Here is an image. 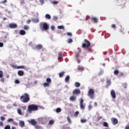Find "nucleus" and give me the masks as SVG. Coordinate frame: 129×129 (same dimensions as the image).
<instances>
[{"label":"nucleus","mask_w":129,"mask_h":129,"mask_svg":"<svg viewBox=\"0 0 129 129\" xmlns=\"http://www.w3.org/2000/svg\"><path fill=\"white\" fill-rule=\"evenodd\" d=\"M70 80V76H67L65 78V81L67 83H69V80Z\"/></svg>","instance_id":"6ab92c4d"},{"label":"nucleus","mask_w":129,"mask_h":129,"mask_svg":"<svg viewBox=\"0 0 129 129\" xmlns=\"http://www.w3.org/2000/svg\"><path fill=\"white\" fill-rule=\"evenodd\" d=\"M1 82H5V79L4 78H2L1 79Z\"/></svg>","instance_id":"052dcab7"},{"label":"nucleus","mask_w":129,"mask_h":129,"mask_svg":"<svg viewBox=\"0 0 129 129\" xmlns=\"http://www.w3.org/2000/svg\"><path fill=\"white\" fill-rule=\"evenodd\" d=\"M36 128L37 129H42V127L40 126L37 125L36 126Z\"/></svg>","instance_id":"8fccbe9b"},{"label":"nucleus","mask_w":129,"mask_h":129,"mask_svg":"<svg viewBox=\"0 0 129 129\" xmlns=\"http://www.w3.org/2000/svg\"><path fill=\"white\" fill-rule=\"evenodd\" d=\"M125 129H129V125H126V126L125 127Z\"/></svg>","instance_id":"0e129e2a"},{"label":"nucleus","mask_w":129,"mask_h":129,"mask_svg":"<svg viewBox=\"0 0 129 129\" xmlns=\"http://www.w3.org/2000/svg\"><path fill=\"white\" fill-rule=\"evenodd\" d=\"M43 48V46L41 44H38L36 46L35 48L37 50H41V49Z\"/></svg>","instance_id":"2eb2a0df"},{"label":"nucleus","mask_w":129,"mask_h":129,"mask_svg":"<svg viewBox=\"0 0 129 129\" xmlns=\"http://www.w3.org/2000/svg\"><path fill=\"white\" fill-rule=\"evenodd\" d=\"M67 36H69V37H72V33L71 32H68L67 33Z\"/></svg>","instance_id":"ea45409f"},{"label":"nucleus","mask_w":129,"mask_h":129,"mask_svg":"<svg viewBox=\"0 0 129 129\" xmlns=\"http://www.w3.org/2000/svg\"><path fill=\"white\" fill-rule=\"evenodd\" d=\"M20 35L21 36H24V35H26V31L24 30H21L20 31Z\"/></svg>","instance_id":"f3484780"},{"label":"nucleus","mask_w":129,"mask_h":129,"mask_svg":"<svg viewBox=\"0 0 129 129\" xmlns=\"http://www.w3.org/2000/svg\"><path fill=\"white\" fill-rule=\"evenodd\" d=\"M77 99V98L76 97V96H71L70 98V100H71V101H76Z\"/></svg>","instance_id":"4468645a"},{"label":"nucleus","mask_w":129,"mask_h":129,"mask_svg":"<svg viewBox=\"0 0 129 129\" xmlns=\"http://www.w3.org/2000/svg\"><path fill=\"white\" fill-rule=\"evenodd\" d=\"M19 125L23 127V126H25V122L24 121H20L19 122Z\"/></svg>","instance_id":"a211bd4d"},{"label":"nucleus","mask_w":129,"mask_h":129,"mask_svg":"<svg viewBox=\"0 0 129 129\" xmlns=\"http://www.w3.org/2000/svg\"><path fill=\"white\" fill-rule=\"evenodd\" d=\"M62 109L61 108H57L55 110V111L57 113H59V112H61Z\"/></svg>","instance_id":"5701e85b"},{"label":"nucleus","mask_w":129,"mask_h":129,"mask_svg":"<svg viewBox=\"0 0 129 129\" xmlns=\"http://www.w3.org/2000/svg\"><path fill=\"white\" fill-rule=\"evenodd\" d=\"M118 73H119V71H118V70H116L114 72V74H115V75H117Z\"/></svg>","instance_id":"7c9ffc66"},{"label":"nucleus","mask_w":129,"mask_h":129,"mask_svg":"<svg viewBox=\"0 0 129 129\" xmlns=\"http://www.w3.org/2000/svg\"><path fill=\"white\" fill-rule=\"evenodd\" d=\"M52 4L53 5H57V4H58V2H57V1H53L52 2Z\"/></svg>","instance_id":"603ef678"},{"label":"nucleus","mask_w":129,"mask_h":129,"mask_svg":"<svg viewBox=\"0 0 129 129\" xmlns=\"http://www.w3.org/2000/svg\"><path fill=\"white\" fill-rule=\"evenodd\" d=\"M40 28H42V31H47V30H49V25L46 22L42 23L40 24Z\"/></svg>","instance_id":"39448f33"},{"label":"nucleus","mask_w":129,"mask_h":129,"mask_svg":"<svg viewBox=\"0 0 129 129\" xmlns=\"http://www.w3.org/2000/svg\"><path fill=\"white\" fill-rule=\"evenodd\" d=\"M39 106L35 104H30L28 106L27 112L29 113H32L33 111H36L38 110Z\"/></svg>","instance_id":"f257e3e1"},{"label":"nucleus","mask_w":129,"mask_h":129,"mask_svg":"<svg viewBox=\"0 0 129 129\" xmlns=\"http://www.w3.org/2000/svg\"><path fill=\"white\" fill-rule=\"evenodd\" d=\"M53 21H57V20H58V17H57V16H53Z\"/></svg>","instance_id":"a18cd8bd"},{"label":"nucleus","mask_w":129,"mask_h":129,"mask_svg":"<svg viewBox=\"0 0 129 129\" xmlns=\"http://www.w3.org/2000/svg\"><path fill=\"white\" fill-rule=\"evenodd\" d=\"M31 19H29L26 22H27V24H30V23H31Z\"/></svg>","instance_id":"5fc2aeb1"},{"label":"nucleus","mask_w":129,"mask_h":129,"mask_svg":"<svg viewBox=\"0 0 129 129\" xmlns=\"http://www.w3.org/2000/svg\"><path fill=\"white\" fill-rule=\"evenodd\" d=\"M67 42L68 44H70L73 42V39H72V38H70L67 41Z\"/></svg>","instance_id":"bb28decb"},{"label":"nucleus","mask_w":129,"mask_h":129,"mask_svg":"<svg viewBox=\"0 0 129 129\" xmlns=\"http://www.w3.org/2000/svg\"><path fill=\"white\" fill-rule=\"evenodd\" d=\"M5 129H11V126L7 125L5 127Z\"/></svg>","instance_id":"a19ab883"},{"label":"nucleus","mask_w":129,"mask_h":129,"mask_svg":"<svg viewBox=\"0 0 129 129\" xmlns=\"http://www.w3.org/2000/svg\"><path fill=\"white\" fill-rule=\"evenodd\" d=\"M12 68H14V69H24L25 68V66H17L16 65H12Z\"/></svg>","instance_id":"1a4fd4ad"},{"label":"nucleus","mask_w":129,"mask_h":129,"mask_svg":"<svg viewBox=\"0 0 129 129\" xmlns=\"http://www.w3.org/2000/svg\"><path fill=\"white\" fill-rule=\"evenodd\" d=\"M49 123L50 125H52V124L54 123V121L53 120H50L49 121Z\"/></svg>","instance_id":"e433bc0d"},{"label":"nucleus","mask_w":129,"mask_h":129,"mask_svg":"<svg viewBox=\"0 0 129 129\" xmlns=\"http://www.w3.org/2000/svg\"><path fill=\"white\" fill-rule=\"evenodd\" d=\"M124 31V29L121 28L120 30V31L121 32V33H123V31Z\"/></svg>","instance_id":"69168bd1"},{"label":"nucleus","mask_w":129,"mask_h":129,"mask_svg":"<svg viewBox=\"0 0 129 129\" xmlns=\"http://www.w3.org/2000/svg\"><path fill=\"white\" fill-rule=\"evenodd\" d=\"M51 30H55V27L54 26H51Z\"/></svg>","instance_id":"680f3d73"},{"label":"nucleus","mask_w":129,"mask_h":129,"mask_svg":"<svg viewBox=\"0 0 129 129\" xmlns=\"http://www.w3.org/2000/svg\"><path fill=\"white\" fill-rule=\"evenodd\" d=\"M92 108V106H91V105H89L88 106V109L89 110H91V109Z\"/></svg>","instance_id":"de8ad7c7"},{"label":"nucleus","mask_w":129,"mask_h":129,"mask_svg":"<svg viewBox=\"0 0 129 129\" xmlns=\"http://www.w3.org/2000/svg\"><path fill=\"white\" fill-rule=\"evenodd\" d=\"M111 95L113 99L116 98V95L115 94V91L113 90H111Z\"/></svg>","instance_id":"9b49d317"},{"label":"nucleus","mask_w":129,"mask_h":129,"mask_svg":"<svg viewBox=\"0 0 129 129\" xmlns=\"http://www.w3.org/2000/svg\"><path fill=\"white\" fill-rule=\"evenodd\" d=\"M28 122H29V123H31L32 125H36V124H37V121H36V120H35V119H34L28 120Z\"/></svg>","instance_id":"f8f14e48"},{"label":"nucleus","mask_w":129,"mask_h":129,"mask_svg":"<svg viewBox=\"0 0 129 129\" xmlns=\"http://www.w3.org/2000/svg\"><path fill=\"white\" fill-rule=\"evenodd\" d=\"M45 19H46V20H51V15H50L49 14H46L45 16Z\"/></svg>","instance_id":"aec40b11"},{"label":"nucleus","mask_w":129,"mask_h":129,"mask_svg":"<svg viewBox=\"0 0 129 129\" xmlns=\"http://www.w3.org/2000/svg\"><path fill=\"white\" fill-rule=\"evenodd\" d=\"M90 19V17L88 16H87L86 17V21H88Z\"/></svg>","instance_id":"864d4df0"},{"label":"nucleus","mask_w":129,"mask_h":129,"mask_svg":"<svg viewBox=\"0 0 129 129\" xmlns=\"http://www.w3.org/2000/svg\"><path fill=\"white\" fill-rule=\"evenodd\" d=\"M79 70L80 71H83V70H84V68H83L82 67H79Z\"/></svg>","instance_id":"58836bf2"},{"label":"nucleus","mask_w":129,"mask_h":129,"mask_svg":"<svg viewBox=\"0 0 129 129\" xmlns=\"http://www.w3.org/2000/svg\"><path fill=\"white\" fill-rule=\"evenodd\" d=\"M103 126L105 127H108V123L106 122H104L103 124Z\"/></svg>","instance_id":"cd10ccee"},{"label":"nucleus","mask_w":129,"mask_h":129,"mask_svg":"<svg viewBox=\"0 0 129 129\" xmlns=\"http://www.w3.org/2000/svg\"><path fill=\"white\" fill-rule=\"evenodd\" d=\"M17 112L20 114V115H23V113H22V110H21V109H18Z\"/></svg>","instance_id":"393cba45"},{"label":"nucleus","mask_w":129,"mask_h":129,"mask_svg":"<svg viewBox=\"0 0 129 129\" xmlns=\"http://www.w3.org/2000/svg\"><path fill=\"white\" fill-rule=\"evenodd\" d=\"M13 124L14 125H18V122H17L15 121H14L13 122Z\"/></svg>","instance_id":"3c124183"},{"label":"nucleus","mask_w":129,"mask_h":129,"mask_svg":"<svg viewBox=\"0 0 129 129\" xmlns=\"http://www.w3.org/2000/svg\"><path fill=\"white\" fill-rule=\"evenodd\" d=\"M7 121L8 122H11V121H14V119L9 118Z\"/></svg>","instance_id":"37998d69"},{"label":"nucleus","mask_w":129,"mask_h":129,"mask_svg":"<svg viewBox=\"0 0 129 129\" xmlns=\"http://www.w3.org/2000/svg\"><path fill=\"white\" fill-rule=\"evenodd\" d=\"M9 27L10 28V29H16V28L18 27V25H17L16 23L9 24Z\"/></svg>","instance_id":"9d476101"},{"label":"nucleus","mask_w":129,"mask_h":129,"mask_svg":"<svg viewBox=\"0 0 129 129\" xmlns=\"http://www.w3.org/2000/svg\"><path fill=\"white\" fill-rule=\"evenodd\" d=\"M20 4L21 5H24V4H25V1H22L20 2Z\"/></svg>","instance_id":"e2e57ef3"},{"label":"nucleus","mask_w":129,"mask_h":129,"mask_svg":"<svg viewBox=\"0 0 129 129\" xmlns=\"http://www.w3.org/2000/svg\"><path fill=\"white\" fill-rule=\"evenodd\" d=\"M111 120L112 123H113L114 125H115L118 123V120H117L116 118L112 117L111 118Z\"/></svg>","instance_id":"0eeeda50"},{"label":"nucleus","mask_w":129,"mask_h":129,"mask_svg":"<svg viewBox=\"0 0 129 129\" xmlns=\"http://www.w3.org/2000/svg\"><path fill=\"white\" fill-rule=\"evenodd\" d=\"M32 22L35 23H39V19H36V18H33L32 19Z\"/></svg>","instance_id":"412c9836"},{"label":"nucleus","mask_w":129,"mask_h":129,"mask_svg":"<svg viewBox=\"0 0 129 129\" xmlns=\"http://www.w3.org/2000/svg\"><path fill=\"white\" fill-rule=\"evenodd\" d=\"M51 82H52V80L50 79V78H46V83L50 84Z\"/></svg>","instance_id":"b1692460"},{"label":"nucleus","mask_w":129,"mask_h":129,"mask_svg":"<svg viewBox=\"0 0 129 129\" xmlns=\"http://www.w3.org/2000/svg\"><path fill=\"white\" fill-rule=\"evenodd\" d=\"M62 58H63V56L62 55V54H59L58 56V59H62Z\"/></svg>","instance_id":"4c0bfd02"},{"label":"nucleus","mask_w":129,"mask_h":129,"mask_svg":"<svg viewBox=\"0 0 129 129\" xmlns=\"http://www.w3.org/2000/svg\"><path fill=\"white\" fill-rule=\"evenodd\" d=\"M0 47H4V43L2 42H0Z\"/></svg>","instance_id":"bf43d9fd"},{"label":"nucleus","mask_w":129,"mask_h":129,"mask_svg":"<svg viewBox=\"0 0 129 129\" xmlns=\"http://www.w3.org/2000/svg\"><path fill=\"white\" fill-rule=\"evenodd\" d=\"M116 27L115 24L112 25V28H113V29H115Z\"/></svg>","instance_id":"6e6d98bb"},{"label":"nucleus","mask_w":129,"mask_h":129,"mask_svg":"<svg viewBox=\"0 0 129 129\" xmlns=\"http://www.w3.org/2000/svg\"><path fill=\"white\" fill-rule=\"evenodd\" d=\"M20 100L22 102H24V103L29 102V101H30V95L27 93L23 94V95L20 97Z\"/></svg>","instance_id":"f03ea898"},{"label":"nucleus","mask_w":129,"mask_h":129,"mask_svg":"<svg viewBox=\"0 0 129 129\" xmlns=\"http://www.w3.org/2000/svg\"><path fill=\"white\" fill-rule=\"evenodd\" d=\"M67 120H68L69 123H71V122H72V121H71V118H70V117H69V116H68Z\"/></svg>","instance_id":"c756f323"},{"label":"nucleus","mask_w":129,"mask_h":129,"mask_svg":"<svg viewBox=\"0 0 129 129\" xmlns=\"http://www.w3.org/2000/svg\"><path fill=\"white\" fill-rule=\"evenodd\" d=\"M15 83H16V84H20V81H19L18 80H16L15 81Z\"/></svg>","instance_id":"c03bdc74"},{"label":"nucleus","mask_w":129,"mask_h":129,"mask_svg":"<svg viewBox=\"0 0 129 129\" xmlns=\"http://www.w3.org/2000/svg\"><path fill=\"white\" fill-rule=\"evenodd\" d=\"M64 72L59 73V77H63V76H64Z\"/></svg>","instance_id":"473e14b6"},{"label":"nucleus","mask_w":129,"mask_h":129,"mask_svg":"<svg viewBox=\"0 0 129 129\" xmlns=\"http://www.w3.org/2000/svg\"><path fill=\"white\" fill-rule=\"evenodd\" d=\"M80 93H81V91L79 89H76L73 91V95H78V94H80Z\"/></svg>","instance_id":"6e6552de"},{"label":"nucleus","mask_w":129,"mask_h":129,"mask_svg":"<svg viewBox=\"0 0 129 129\" xmlns=\"http://www.w3.org/2000/svg\"><path fill=\"white\" fill-rule=\"evenodd\" d=\"M84 102V100H83V99L82 98H81L80 101V108L82 109L83 110H84V109H85V105L83 104Z\"/></svg>","instance_id":"423d86ee"},{"label":"nucleus","mask_w":129,"mask_h":129,"mask_svg":"<svg viewBox=\"0 0 129 129\" xmlns=\"http://www.w3.org/2000/svg\"><path fill=\"white\" fill-rule=\"evenodd\" d=\"M106 83H107L108 86H109V85H111V80H107Z\"/></svg>","instance_id":"a878e982"},{"label":"nucleus","mask_w":129,"mask_h":129,"mask_svg":"<svg viewBox=\"0 0 129 129\" xmlns=\"http://www.w3.org/2000/svg\"><path fill=\"white\" fill-rule=\"evenodd\" d=\"M4 76V72L2 71H0V78H3Z\"/></svg>","instance_id":"2f4dec72"},{"label":"nucleus","mask_w":129,"mask_h":129,"mask_svg":"<svg viewBox=\"0 0 129 129\" xmlns=\"http://www.w3.org/2000/svg\"><path fill=\"white\" fill-rule=\"evenodd\" d=\"M91 21L94 23H98V19L96 17H91Z\"/></svg>","instance_id":"ddd939ff"},{"label":"nucleus","mask_w":129,"mask_h":129,"mask_svg":"<svg viewBox=\"0 0 129 129\" xmlns=\"http://www.w3.org/2000/svg\"><path fill=\"white\" fill-rule=\"evenodd\" d=\"M87 120L86 119H81V122H82L83 123H84V122H86Z\"/></svg>","instance_id":"c9c22d12"},{"label":"nucleus","mask_w":129,"mask_h":129,"mask_svg":"<svg viewBox=\"0 0 129 129\" xmlns=\"http://www.w3.org/2000/svg\"><path fill=\"white\" fill-rule=\"evenodd\" d=\"M77 60L78 63H80V62H81V61L80 60V59H77Z\"/></svg>","instance_id":"774afa93"},{"label":"nucleus","mask_w":129,"mask_h":129,"mask_svg":"<svg viewBox=\"0 0 129 129\" xmlns=\"http://www.w3.org/2000/svg\"><path fill=\"white\" fill-rule=\"evenodd\" d=\"M75 85L76 87H80V83L79 82H76L75 84Z\"/></svg>","instance_id":"c85d7f7f"},{"label":"nucleus","mask_w":129,"mask_h":129,"mask_svg":"<svg viewBox=\"0 0 129 129\" xmlns=\"http://www.w3.org/2000/svg\"><path fill=\"white\" fill-rule=\"evenodd\" d=\"M78 114H79V111H77L75 112V113L74 114V116L77 117L78 116Z\"/></svg>","instance_id":"72a5a7b5"},{"label":"nucleus","mask_w":129,"mask_h":129,"mask_svg":"<svg viewBox=\"0 0 129 129\" xmlns=\"http://www.w3.org/2000/svg\"><path fill=\"white\" fill-rule=\"evenodd\" d=\"M94 90L93 89H90L88 92V96L91 98V99H94Z\"/></svg>","instance_id":"7ed1b4c3"},{"label":"nucleus","mask_w":129,"mask_h":129,"mask_svg":"<svg viewBox=\"0 0 129 129\" xmlns=\"http://www.w3.org/2000/svg\"><path fill=\"white\" fill-rule=\"evenodd\" d=\"M43 86L44 87H49V86H50V84H49L48 83L45 82L43 83Z\"/></svg>","instance_id":"4be33fe9"},{"label":"nucleus","mask_w":129,"mask_h":129,"mask_svg":"<svg viewBox=\"0 0 129 129\" xmlns=\"http://www.w3.org/2000/svg\"><path fill=\"white\" fill-rule=\"evenodd\" d=\"M4 126V123H3L2 122H0V126Z\"/></svg>","instance_id":"338daca9"},{"label":"nucleus","mask_w":129,"mask_h":129,"mask_svg":"<svg viewBox=\"0 0 129 129\" xmlns=\"http://www.w3.org/2000/svg\"><path fill=\"white\" fill-rule=\"evenodd\" d=\"M84 43L82 44V47L84 48V49H86L91 45V43H90V42L88 41L87 39H84Z\"/></svg>","instance_id":"20e7f679"},{"label":"nucleus","mask_w":129,"mask_h":129,"mask_svg":"<svg viewBox=\"0 0 129 129\" xmlns=\"http://www.w3.org/2000/svg\"><path fill=\"white\" fill-rule=\"evenodd\" d=\"M18 75H19V76H24V71H19L18 72Z\"/></svg>","instance_id":"dca6fc26"},{"label":"nucleus","mask_w":129,"mask_h":129,"mask_svg":"<svg viewBox=\"0 0 129 129\" xmlns=\"http://www.w3.org/2000/svg\"><path fill=\"white\" fill-rule=\"evenodd\" d=\"M57 28L59 29V30H61L62 29H63L64 30V26L60 25V26H58L57 27Z\"/></svg>","instance_id":"f704fd0d"},{"label":"nucleus","mask_w":129,"mask_h":129,"mask_svg":"<svg viewBox=\"0 0 129 129\" xmlns=\"http://www.w3.org/2000/svg\"><path fill=\"white\" fill-rule=\"evenodd\" d=\"M39 2L40 3V4H42V5H43V4H44V0H39Z\"/></svg>","instance_id":"13d9d810"},{"label":"nucleus","mask_w":129,"mask_h":129,"mask_svg":"<svg viewBox=\"0 0 129 129\" xmlns=\"http://www.w3.org/2000/svg\"><path fill=\"white\" fill-rule=\"evenodd\" d=\"M7 0H4V1H1V4H5V3H7Z\"/></svg>","instance_id":"4d7b16f0"},{"label":"nucleus","mask_w":129,"mask_h":129,"mask_svg":"<svg viewBox=\"0 0 129 129\" xmlns=\"http://www.w3.org/2000/svg\"><path fill=\"white\" fill-rule=\"evenodd\" d=\"M1 119L2 120V121H4V120H5V119H6V118H5V117H4V116H1Z\"/></svg>","instance_id":"09e8293b"},{"label":"nucleus","mask_w":129,"mask_h":129,"mask_svg":"<svg viewBox=\"0 0 129 129\" xmlns=\"http://www.w3.org/2000/svg\"><path fill=\"white\" fill-rule=\"evenodd\" d=\"M123 87L124 88H126V87H127V84H124L123 85Z\"/></svg>","instance_id":"49530a36"},{"label":"nucleus","mask_w":129,"mask_h":129,"mask_svg":"<svg viewBox=\"0 0 129 129\" xmlns=\"http://www.w3.org/2000/svg\"><path fill=\"white\" fill-rule=\"evenodd\" d=\"M29 26L25 25L24 26V30H29Z\"/></svg>","instance_id":"79ce46f5"}]
</instances>
